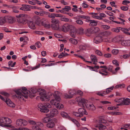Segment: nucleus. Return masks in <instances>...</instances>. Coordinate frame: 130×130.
I'll list each match as a JSON object with an SVG mask.
<instances>
[{"label":"nucleus","mask_w":130,"mask_h":130,"mask_svg":"<svg viewBox=\"0 0 130 130\" xmlns=\"http://www.w3.org/2000/svg\"><path fill=\"white\" fill-rule=\"evenodd\" d=\"M79 17H80L82 18H83L85 19H90L89 17L88 16H87L84 15H79L78 16Z\"/></svg>","instance_id":"57"},{"label":"nucleus","mask_w":130,"mask_h":130,"mask_svg":"<svg viewBox=\"0 0 130 130\" xmlns=\"http://www.w3.org/2000/svg\"><path fill=\"white\" fill-rule=\"evenodd\" d=\"M111 34V32L109 31H107L103 32L102 33L104 38L105 37H108Z\"/></svg>","instance_id":"29"},{"label":"nucleus","mask_w":130,"mask_h":130,"mask_svg":"<svg viewBox=\"0 0 130 130\" xmlns=\"http://www.w3.org/2000/svg\"><path fill=\"white\" fill-rule=\"evenodd\" d=\"M113 54L116 55L119 52V50L118 49H113L111 51Z\"/></svg>","instance_id":"37"},{"label":"nucleus","mask_w":130,"mask_h":130,"mask_svg":"<svg viewBox=\"0 0 130 130\" xmlns=\"http://www.w3.org/2000/svg\"><path fill=\"white\" fill-rule=\"evenodd\" d=\"M70 35L73 38H75L76 35L77 30L75 26L73 25L70 29Z\"/></svg>","instance_id":"15"},{"label":"nucleus","mask_w":130,"mask_h":130,"mask_svg":"<svg viewBox=\"0 0 130 130\" xmlns=\"http://www.w3.org/2000/svg\"><path fill=\"white\" fill-rule=\"evenodd\" d=\"M17 20L19 23L24 24L26 23L28 16L27 14H20L16 16Z\"/></svg>","instance_id":"4"},{"label":"nucleus","mask_w":130,"mask_h":130,"mask_svg":"<svg viewBox=\"0 0 130 130\" xmlns=\"http://www.w3.org/2000/svg\"><path fill=\"white\" fill-rule=\"evenodd\" d=\"M72 26L67 24H64L62 27V30L64 32H67L70 30Z\"/></svg>","instance_id":"13"},{"label":"nucleus","mask_w":130,"mask_h":130,"mask_svg":"<svg viewBox=\"0 0 130 130\" xmlns=\"http://www.w3.org/2000/svg\"><path fill=\"white\" fill-rule=\"evenodd\" d=\"M7 104L9 106L14 107H15V105L14 103L11 101L10 99H7L5 101Z\"/></svg>","instance_id":"18"},{"label":"nucleus","mask_w":130,"mask_h":130,"mask_svg":"<svg viewBox=\"0 0 130 130\" xmlns=\"http://www.w3.org/2000/svg\"><path fill=\"white\" fill-rule=\"evenodd\" d=\"M61 116L64 118H68L69 119L70 117L68 114L64 111H62L60 113Z\"/></svg>","instance_id":"31"},{"label":"nucleus","mask_w":130,"mask_h":130,"mask_svg":"<svg viewBox=\"0 0 130 130\" xmlns=\"http://www.w3.org/2000/svg\"><path fill=\"white\" fill-rule=\"evenodd\" d=\"M16 93V97L20 100H24L23 97L27 98L28 95L30 97L35 96L34 94L36 92V91L34 90H31V92L28 90L27 88L25 87H22L21 89H18L15 91Z\"/></svg>","instance_id":"1"},{"label":"nucleus","mask_w":130,"mask_h":130,"mask_svg":"<svg viewBox=\"0 0 130 130\" xmlns=\"http://www.w3.org/2000/svg\"><path fill=\"white\" fill-rule=\"evenodd\" d=\"M35 46L37 47L38 48H40L41 46V44L39 42H37L35 44Z\"/></svg>","instance_id":"61"},{"label":"nucleus","mask_w":130,"mask_h":130,"mask_svg":"<svg viewBox=\"0 0 130 130\" xmlns=\"http://www.w3.org/2000/svg\"><path fill=\"white\" fill-rule=\"evenodd\" d=\"M129 29H124V32L126 34L128 35H130V33L128 32Z\"/></svg>","instance_id":"62"},{"label":"nucleus","mask_w":130,"mask_h":130,"mask_svg":"<svg viewBox=\"0 0 130 130\" xmlns=\"http://www.w3.org/2000/svg\"><path fill=\"white\" fill-rule=\"evenodd\" d=\"M90 58L91 59V61L93 62V64H96V63L95 62L98 61V59L96 56L94 55H91L90 56Z\"/></svg>","instance_id":"24"},{"label":"nucleus","mask_w":130,"mask_h":130,"mask_svg":"<svg viewBox=\"0 0 130 130\" xmlns=\"http://www.w3.org/2000/svg\"><path fill=\"white\" fill-rule=\"evenodd\" d=\"M63 10L66 11H68L71 9L70 7L69 6H65V7L62 8Z\"/></svg>","instance_id":"51"},{"label":"nucleus","mask_w":130,"mask_h":130,"mask_svg":"<svg viewBox=\"0 0 130 130\" xmlns=\"http://www.w3.org/2000/svg\"><path fill=\"white\" fill-rule=\"evenodd\" d=\"M38 109L41 112L47 113L49 111V110L42 104H39L38 106Z\"/></svg>","instance_id":"11"},{"label":"nucleus","mask_w":130,"mask_h":130,"mask_svg":"<svg viewBox=\"0 0 130 130\" xmlns=\"http://www.w3.org/2000/svg\"><path fill=\"white\" fill-rule=\"evenodd\" d=\"M57 122V120L55 119H52L46 124V126L48 128H52L55 126V123Z\"/></svg>","instance_id":"12"},{"label":"nucleus","mask_w":130,"mask_h":130,"mask_svg":"<svg viewBox=\"0 0 130 130\" xmlns=\"http://www.w3.org/2000/svg\"><path fill=\"white\" fill-rule=\"evenodd\" d=\"M32 130H41V129L37 125L33 126L32 127Z\"/></svg>","instance_id":"43"},{"label":"nucleus","mask_w":130,"mask_h":130,"mask_svg":"<svg viewBox=\"0 0 130 130\" xmlns=\"http://www.w3.org/2000/svg\"><path fill=\"white\" fill-rule=\"evenodd\" d=\"M95 53L96 54L99 56H101L102 55V53L99 50H96L95 51Z\"/></svg>","instance_id":"64"},{"label":"nucleus","mask_w":130,"mask_h":130,"mask_svg":"<svg viewBox=\"0 0 130 130\" xmlns=\"http://www.w3.org/2000/svg\"><path fill=\"white\" fill-rule=\"evenodd\" d=\"M102 27L105 29H108L110 28V26L106 25H102Z\"/></svg>","instance_id":"60"},{"label":"nucleus","mask_w":130,"mask_h":130,"mask_svg":"<svg viewBox=\"0 0 130 130\" xmlns=\"http://www.w3.org/2000/svg\"><path fill=\"white\" fill-rule=\"evenodd\" d=\"M114 88V87L113 86L111 87L108 88L106 89V92L108 93H109V92L111 91V90H113Z\"/></svg>","instance_id":"44"},{"label":"nucleus","mask_w":130,"mask_h":130,"mask_svg":"<svg viewBox=\"0 0 130 130\" xmlns=\"http://www.w3.org/2000/svg\"><path fill=\"white\" fill-rule=\"evenodd\" d=\"M5 17L6 22L13 23L15 21V19L13 17L10 16H6Z\"/></svg>","instance_id":"14"},{"label":"nucleus","mask_w":130,"mask_h":130,"mask_svg":"<svg viewBox=\"0 0 130 130\" xmlns=\"http://www.w3.org/2000/svg\"><path fill=\"white\" fill-rule=\"evenodd\" d=\"M24 8H25L26 9H30V8L31 7V6L27 5H23V7H24Z\"/></svg>","instance_id":"63"},{"label":"nucleus","mask_w":130,"mask_h":130,"mask_svg":"<svg viewBox=\"0 0 130 130\" xmlns=\"http://www.w3.org/2000/svg\"><path fill=\"white\" fill-rule=\"evenodd\" d=\"M12 121L9 118L6 117H3L0 119V126L2 127H9V125H6L11 123Z\"/></svg>","instance_id":"5"},{"label":"nucleus","mask_w":130,"mask_h":130,"mask_svg":"<svg viewBox=\"0 0 130 130\" xmlns=\"http://www.w3.org/2000/svg\"><path fill=\"white\" fill-rule=\"evenodd\" d=\"M108 41L107 39L104 38L102 34L97 36L93 38V42L96 44H98L103 41L107 42Z\"/></svg>","instance_id":"6"},{"label":"nucleus","mask_w":130,"mask_h":130,"mask_svg":"<svg viewBox=\"0 0 130 130\" xmlns=\"http://www.w3.org/2000/svg\"><path fill=\"white\" fill-rule=\"evenodd\" d=\"M28 26L29 28L33 29H35L36 28L35 23L32 21H29L28 22Z\"/></svg>","instance_id":"26"},{"label":"nucleus","mask_w":130,"mask_h":130,"mask_svg":"<svg viewBox=\"0 0 130 130\" xmlns=\"http://www.w3.org/2000/svg\"><path fill=\"white\" fill-rule=\"evenodd\" d=\"M36 125H37L38 126H39L40 127H43L44 126L43 123L40 122H36Z\"/></svg>","instance_id":"50"},{"label":"nucleus","mask_w":130,"mask_h":130,"mask_svg":"<svg viewBox=\"0 0 130 130\" xmlns=\"http://www.w3.org/2000/svg\"><path fill=\"white\" fill-rule=\"evenodd\" d=\"M90 47V45L86 43L80 45L79 46L80 49L82 50L88 49Z\"/></svg>","instance_id":"20"},{"label":"nucleus","mask_w":130,"mask_h":130,"mask_svg":"<svg viewBox=\"0 0 130 130\" xmlns=\"http://www.w3.org/2000/svg\"><path fill=\"white\" fill-rule=\"evenodd\" d=\"M58 113L57 110L55 108L51 109L50 110V112L49 113H46V115L47 117L53 118Z\"/></svg>","instance_id":"9"},{"label":"nucleus","mask_w":130,"mask_h":130,"mask_svg":"<svg viewBox=\"0 0 130 130\" xmlns=\"http://www.w3.org/2000/svg\"><path fill=\"white\" fill-rule=\"evenodd\" d=\"M69 93L70 95L72 96L73 95L76 94V92L74 89H71L69 91Z\"/></svg>","instance_id":"34"},{"label":"nucleus","mask_w":130,"mask_h":130,"mask_svg":"<svg viewBox=\"0 0 130 130\" xmlns=\"http://www.w3.org/2000/svg\"><path fill=\"white\" fill-rule=\"evenodd\" d=\"M112 63L114 64L116 66H119V64L118 61L116 60H113L112 61Z\"/></svg>","instance_id":"56"},{"label":"nucleus","mask_w":130,"mask_h":130,"mask_svg":"<svg viewBox=\"0 0 130 130\" xmlns=\"http://www.w3.org/2000/svg\"><path fill=\"white\" fill-rule=\"evenodd\" d=\"M36 23L38 25L40 26L41 25V21L40 19L39 18H37V19L36 21Z\"/></svg>","instance_id":"45"},{"label":"nucleus","mask_w":130,"mask_h":130,"mask_svg":"<svg viewBox=\"0 0 130 130\" xmlns=\"http://www.w3.org/2000/svg\"><path fill=\"white\" fill-rule=\"evenodd\" d=\"M76 23L78 24L81 25L83 24V21L81 20L78 19L77 20L75 21Z\"/></svg>","instance_id":"54"},{"label":"nucleus","mask_w":130,"mask_h":130,"mask_svg":"<svg viewBox=\"0 0 130 130\" xmlns=\"http://www.w3.org/2000/svg\"><path fill=\"white\" fill-rule=\"evenodd\" d=\"M125 18V15L123 13H120L119 14V17L117 18L120 20L122 21L123 24L124 23V22H125V20L123 19Z\"/></svg>","instance_id":"25"},{"label":"nucleus","mask_w":130,"mask_h":130,"mask_svg":"<svg viewBox=\"0 0 130 130\" xmlns=\"http://www.w3.org/2000/svg\"><path fill=\"white\" fill-rule=\"evenodd\" d=\"M54 96L55 99L51 100V104L55 106V107L58 109H60L63 108V105L59 103L61 100L60 97L56 94L54 95Z\"/></svg>","instance_id":"3"},{"label":"nucleus","mask_w":130,"mask_h":130,"mask_svg":"<svg viewBox=\"0 0 130 130\" xmlns=\"http://www.w3.org/2000/svg\"><path fill=\"white\" fill-rule=\"evenodd\" d=\"M39 94L41 96L40 99L42 101H47L50 100V96L46 95L45 91L44 89H43L40 92Z\"/></svg>","instance_id":"8"},{"label":"nucleus","mask_w":130,"mask_h":130,"mask_svg":"<svg viewBox=\"0 0 130 130\" xmlns=\"http://www.w3.org/2000/svg\"><path fill=\"white\" fill-rule=\"evenodd\" d=\"M89 14L92 15V17L98 20H101L103 19L100 16L97 15L98 13H90Z\"/></svg>","instance_id":"19"},{"label":"nucleus","mask_w":130,"mask_h":130,"mask_svg":"<svg viewBox=\"0 0 130 130\" xmlns=\"http://www.w3.org/2000/svg\"><path fill=\"white\" fill-rule=\"evenodd\" d=\"M47 22V21L45 19H42L41 21V25H42L44 26L45 24Z\"/></svg>","instance_id":"39"},{"label":"nucleus","mask_w":130,"mask_h":130,"mask_svg":"<svg viewBox=\"0 0 130 130\" xmlns=\"http://www.w3.org/2000/svg\"><path fill=\"white\" fill-rule=\"evenodd\" d=\"M40 64H39L38 65L36 66L35 67H33V68H31V69H26L24 68L23 69V70L24 71H27V72L30 71L31 70H35L37 68H39L40 67Z\"/></svg>","instance_id":"28"},{"label":"nucleus","mask_w":130,"mask_h":130,"mask_svg":"<svg viewBox=\"0 0 130 130\" xmlns=\"http://www.w3.org/2000/svg\"><path fill=\"white\" fill-rule=\"evenodd\" d=\"M120 9L122 10L126 11L128 10V8L126 6H122L120 7Z\"/></svg>","instance_id":"49"},{"label":"nucleus","mask_w":130,"mask_h":130,"mask_svg":"<svg viewBox=\"0 0 130 130\" xmlns=\"http://www.w3.org/2000/svg\"><path fill=\"white\" fill-rule=\"evenodd\" d=\"M28 122L29 123L32 125H36V122L31 120H28Z\"/></svg>","instance_id":"52"},{"label":"nucleus","mask_w":130,"mask_h":130,"mask_svg":"<svg viewBox=\"0 0 130 130\" xmlns=\"http://www.w3.org/2000/svg\"><path fill=\"white\" fill-rule=\"evenodd\" d=\"M109 113L111 115H120V113H121L119 112L114 111L113 112H110Z\"/></svg>","instance_id":"40"},{"label":"nucleus","mask_w":130,"mask_h":130,"mask_svg":"<svg viewBox=\"0 0 130 130\" xmlns=\"http://www.w3.org/2000/svg\"><path fill=\"white\" fill-rule=\"evenodd\" d=\"M50 119L47 117H45L42 119V121L43 123H46L49 122Z\"/></svg>","instance_id":"53"},{"label":"nucleus","mask_w":130,"mask_h":130,"mask_svg":"<svg viewBox=\"0 0 130 130\" xmlns=\"http://www.w3.org/2000/svg\"><path fill=\"white\" fill-rule=\"evenodd\" d=\"M51 27L52 28L53 30H58L59 29V21L57 19H52L51 20Z\"/></svg>","instance_id":"7"},{"label":"nucleus","mask_w":130,"mask_h":130,"mask_svg":"<svg viewBox=\"0 0 130 130\" xmlns=\"http://www.w3.org/2000/svg\"><path fill=\"white\" fill-rule=\"evenodd\" d=\"M93 30L92 28H88L85 31L86 35L87 36H90L91 34H94Z\"/></svg>","instance_id":"23"},{"label":"nucleus","mask_w":130,"mask_h":130,"mask_svg":"<svg viewBox=\"0 0 130 130\" xmlns=\"http://www.w3.org/2000/svg\"><path fill=\"white\" fill-rule=\"evenodd\" d=\"M73 114L74 115L77 117H82L79 112H73Z\"/></svg>","instance_id":"46"},{"label":"nucleus","mask_w":130,"mask_h":130,"mask_svg":"<svg viewBox=\"0 0 130 130\" xmlns=\"http://www.w3.org/2000/svg\"><path fill=\"white\" fill-rule=\"evenodd\" d=\"M78 111L82 116H83V115H87L88 114V113L86 109L83 108H79L78 109Z\"/></svg>","instance_id":"16"},{"label":"nucleus","mask_w":130,"mask_h":130,"mask_svg":"<svg viewBox=\"0 0 130 130\" xmlns=\"http://www.w3.org/2000/svg\"><path fill=\"white\" fill-rule=\"evenodd\" d=\"M121 44L124 46H130V40H123L121 41Z\"/></svg>","instance_id":"21"},{"label":"nucleus","mask_w":130,"mask_h":130,"mask_svg":"<svg viewBox=\"0 0 130 130\" xmlns=\"http://www.w3.org/2000/svg\"><path fill=\"white\" fill-rule=\"evenodd\" d=\"M16 124L19 126H23L27 125V122L24 119H19L17 120L16 121Z\"/></svg>","instance_id":"10"},{"label":"nucleus","mask_w":130,"mask_h":130,"mask_svg":"<svg viewBox=\"0 0 130 130\" xmlns=\"http://www.w3.org/2000/svg\"><path fill=\"white\" fill-rule=\"evenodd\" d=\"M72 122H73V123H74L77 126V127H79L80 125V124L79 122L77 120H76V119L71 118L70 117L69 118V119Z\"/></svg>","instance_id":"27"},{"label":"nucleus","mask_w":130,"mask_h":130,"mask_svg":"<svg viewBox=\"0 0 130 130\" xmlns=\"http://www.w3.org/2000/svg\"><path fill=\"white\" fill-rule=\"evenodd\" d=\"M107 69H108V71L111 72L112 74L115 73V72L113 71L114 68L112 66H109L108 67H107Z\"/></svg>","instance_id":"35"},{"label":"nucleus","mask_w":130,"mask_h":130,"mask_svg":"<svg viewBox=\"0 0 130 130\" xmlns=\"http://www.w3.org/2000/svg\"><path fill=\"white\" fill-rule=\"evenodd\" d=\"M69 41L71 43L74 44H76L78 43L77 41L76 40L73 38L70 39H69Z\"/></svg>","instance_id":"36"},{"label":"nucleus","mask_w":130,"mask_h":130,"mask_svg":"<svg viewBox=\"0 0 130 130\" xmlns=\"http://www.w3.org/2000/svg\"><path fill=\"white\" fill-rule=\"evenodd\" d=\"M78 33L80 34H83L84 33V29L82 27H80L78 28Z\"/></svg>","instance_id":"41"},{"label":"nucleus","mask_w":130,"mask_h":130,"mask_svg":"<svg viewBox=\"0 0 130 130\" xmlns=\"http://www.w3.org/2000/svg\"><path fill=\"white\" fill-rule=\"evenodd\" d=\"M97 23L98 22L97 21L92 20L90 24L92 26H95L97 25Z\"/></svg>","instance_id":"47"},{"label":"nucleus","mask_w":130,"mask_h":130,"mask_svg":"<svg viewBox=\"0 0 130 130\" xmlns=\"http://www.w3.org/2000/svg\"><path fill=\"white\" fill-rule=\"evenodd\" d=\"M13 12L15 13H17L19 12V11L18 10V8L17 7L13 6L12 7Z\"/></svg>","instance_id":"38"},{"label":"nucleus","mask_w":130,"mask_h":130,"mask_svg":"<svg viewBox=\"0 0 130 130\" xmlns=\"http://www.w3.org/2000/svg\"><path fill=\"white\" fill-rule=\"evenodd\" d=\"M6 22L5 17L0 18V25H2Z\"/></svg>","instance_id":"33"},{"label":"nucleus","mask_w":130,"mask_h":130,"mask_svg":"<svg viewBox=\"0 0 130 130\" xmlns=\"http://www.w3.org/2000/svg\"><path fill=\"white\" fill-rule=\"evenodd\" d=\"M56 16V14L55 13H51L48 14V17L50 18L54 19L55 18Z\"/></svg>","instance_id":"55"},{"label":"nucleus","mask_w":130,"mask_h":130,"mask_svg":"<svg viewBox=\"0 0 130 130\" xmlns=\"http://www.w3.org/2000/svg\"><path fill=\"white\" fill-rule=\"evenodd\" d=\"M130 103V99L127 98L125 99L124 98V100L123 101L122 104L125 105H128Z\"/></svg>","instance_id":"30"},{"label":"nucleus","mask_w":130,"mask_h":130,"mask_svg":"<svg viewBox=\"0 0 130 130\" xmlns=\"http://www.w3.org/2000/svg\"><path fill=\"white\" fill-rule=\"evenodd\" d=\"M123 100V98L116 99L115 100V102L118 103H121L120 104H118V105H121L122 104V102Z\"/></svg>","instance_id":"32"},{"label":"nucleus","mask_w":130,"mask_h":130,"mask_svg":"<svg viewBox=\"0 0 130 130\" xmlns=\"http://www.w3.org/2000/svg\"><path fill=\"white\" fill-rule=\"evenodd\" d=\"M108 116L107 115H105L104 116H100L98 117V118L100 121V123H106L107 122V121L104 119V117H107Z\"/></svg>","instance_id":"22"},{"label":"nucleus","mask_w":130,"mask_h":130,"mask_svg":"<svg viewBox=\"0 0 130 130\" xmlns=\"http://www.w3.org/2000/svg\"><path fill=\"white\" fill-rule=\"evenodd\" d=\"M130 3L129 1L128 0H124L122 1V4L124 5H126Z\"/></svg>","instance_id":"58"},{"label":"nucleus","mask_w":130,"mask_h":130,"mask_svg":"<svg viewBox=\"0 0 130 130\" xmlns=\"http://www.w3.org/2000/svg\"><path fill=\"white\" fill-rule=\"evenodd\" d=\"M94 126V127L98 128L99 130H105L107 128L105 126L101 124H95Z\"/></svg>","instance_id":"17"},{"label":"nucleus","mask_w":130,"mask_h":130,"mask_svg":"<svg viewBox=\"0 0 130 130\" xmlns=\"http://www.w3.org/2000/svg\"><path fill=\"white\" fill-rule=\"evenodd\" d=\"M76 100L78 102V105L80 107H84L86 105L87 109L91 111H93L96 109L95 107L93 104H86L88 102V101L84 98L78 97L76 98Z\"/></svg>","instance_id":"2"},{"label":"nucleus","mask_w":130,"mask_h":130,"mask_svg":"<svg viewBox=\"0 0 130 130\" xmlns=\"http://www.w3.org/2000/svg\"><path fill=\"white\" fill-rule=\"evenodd\" d=\"M120 68L119 67H117L115 68H114V70H113V72H115V73H113V74H116V73L118 71H119L120 69Z\"/></svg>","instance_id":"59"},{"label":"nucleus","mask_w":130,"mask_h":130,"mask_svg":"<svg viewBox=\"0 0 130 130\" xmlns=\"http://www.w3.org/2000/svg\"><path fill=\"white\" fill-rule=\"evenodd\" d=\"M111 30L114 32H118L120 31V29L118 27L113 28L111 29Z\"/></svg>","instance_id":"42"},{"label":"nucleus","mask_w":130,"mask_h":130,"mask_svg":"<svg viewBox=\"0 0 130 130\" xmlns=\"http://www.w3.org/2000/svg\"><path fill=\"white\" fill-rule=\"evenodd\" d=\"M94 33L98 32L100 30L99 28L97 27L92 28Z\"/></svg>","instance_id":"48"}]
</instances>
